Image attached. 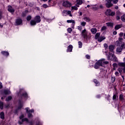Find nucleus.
I'll return each mask as SVG.
<instances>
[{"label": "nucleus", "instance_id": "1", "mask_svg": "<svg viewBox=\"0 0 125 125\" xmlns=\"http://www.w3.org/2000/svg\"><path fill=\"white\" fill-rule=\"evenodd\" d=\"M123 40H124L121 37L119 38V41H117L115 42V45L116 46H121L122 48H125V43L123 42Z\"/></svg>", "mask_w": 125, "mask_h": 125}, {"label": "nucleus", "instance_id": "2", "mask_svg": "<svg viewBox=\"0 0 125 125\" xmlns=\"http://www.w3.org/2000/svg\"><path fill=\"white\" fill-rule=\"evenodd\" d=\"M94 39L95 40H97L99 42H101L106 39V37L102 36H100V33H97L95 36Z\"/></svg>", "mask_w": 125, "mask_h": 125}, {"label": "nucleus", "instance_id": "3", "mask_svg": "<svg viewBox=\"0 0 125 125\" xmlns=\"http://www.w3.org/2000/svg\"><path fill=\"white\" fill-rule=\"evenodd\" d=\"M107 59L108 60L113 61V62H119L118 61V58L116 57V56L115 55L112 54H109L108 56H107Z\"/></svg>", "mask_w": 125, "mask_h": 125}, {"label": "nucleus", "instance_id": "4", "mask_svg": "<svg viewBox=\"0 0 125 125\" xmlns=\"http://www.w3.org/2000/svg\"><path fill=\"white\" fill-rule=\"evenodd\" d=\"M105 14L106 15H108L109 16H114L116 13H115V12H112L111 9H107L105 12Z\"/></svg>", "mask_w": 125, "mask_h": 125}, {"label": "nucleus", "instance_id": "5", "mask_svg": "<svg viewBox=\"0 0 125 125\" xmlns=\"http://www.w3.org/2000/svg\"><path fill=\"white\" fill-rule=\"evenodd\" d=\"M105 1H106L105 3V6L107 8L112 7L113 6V4L112 3V0H105Z\"/></svg>", "mask_w": 125, "mask_h": 125}, {"label": "nucleus", "instance_id": "6", "mask_svg": "<svg viewBox=\"0 0 125 125\" xmlns=\"http://www.w3.org/2000/svg\"><path fill=\"white\" fill-rule=\"evenodd\" d=\"M62 5L64 7H71L72 6V3L68 1H64L62 3Z\"/></svg>", "mask_w": 125, "mask_h": 125}, {"label": "nucleus", "instance_id": "7", "mask_svg": "<svg viewBox=\"0 0 125 125\" xmlns=\"http://www.w3.org/2000/svg\"><path fill=\"white\" fill-rule=\"evenodd\" d=\"M81 35L83 39L86 40L87 39V32H86V29H84L83 30L82 32Z\"/></svg>", "mask_w": 125, "mask_h": 125}, {"label": "nucleus", "instance_id": "8", "mask_svg": "<svg viewBox=\"0 0 125 125\" xmlns=\"http://www.w3.org/2000/svg\"><path fill=\"white\" fill-rule=\"evenodd\" d=\"M63 16H67V15H69V16L72 17V14H71L70 11L63 10L62 11Z\"/></svg>", "mask_w": 125, "mask_h": 125}, {"label": "nucleus", "instance_id": "9", "mask_svg": "<svg viewBox=\"0 0 125 125\" xmlns=\"http://www.w3.org/2000/svg\"><path fill=\"white\" fill-rule=\"evenodd\" d=\"M23 122H26V123H30L29 122V120H28V118H24V119H21V122L19 121L18 122V123L20 125H22V124H23Z\"/></svg>", "mask_w": 125, "mask_h": 125}, {"label": "nucleus", "instance_id": "10", "mask_svg": "<svg viewBox=\"0 0 125 125\" xmlns=\"http://www.w3.org/2000/svg\"><path fill=\"white\" fill-rule=\"evenodd\" d=\"M34 21L36 23H40L41 22V17L39 16H36L34 19Z\"/></svg>", "mask_w": 125, "mask_h": 125}, {"label": "nucleus", "instance_id": "11", "mask_svg": "<svg viewBox=\"0 0 125 125\" xmlns=\"http://www.w3.org/2000/svg\"><path fill=\"white\" fill-rule=\"evenodd\" d=\"M76 6H77V7H79L80 5L83 4V0H77L76 1Z\"/></svg>", "mask_w": 125, "mask_h": 125}, {"label": "nucleus", "instance_id": "12", "mask_svg": "<svg viewBox=\"0 0 125 125\" xmlns=\"http://www.w3.org/2000/svg\"><path fill=\"white\" fill-rule=\"evenodd\" d=\"M22 20L21 19H18L16 21V24L17 25H21L22 24Z\"/></svg>", "mask_w": 125, "mask_h": 125}, {"label": "nucleus", "instance_id": "13", "mask_svg": "<svg viewBox=\"0 0 125 125\" xmlns=\"http://www.w3.org/2000/svg\"><path fill=\"white\" fill-rule=\"evenodd\" d=\"M8 11H9V12H11V13H13L15 10H14V9L12 8V7L11 6L9 5L8 6Z\"/></svg>", "mask_w": 125, "mask_h": 125}, {"label": "nucleus", "instance_id": "14", "mask_svg": "<svg viewBox=\"0 0 125 125\" xmlns=\"http://www.w3.org/2000/svg\"><path fill=\"white\" fill-rule=\"evenodd\" d=\"M97 63H109V62H106L105 59H102L98 61Z\"/></svg>", "mask_w": 125, "mask_h": 125}, {"label": "nucleus", "instance_id": "15", "mask_svg": "<svg viewBox=\"0 0 125 125\" xmlns=\"http://www.w3.org/2000/svg\"><path fill=\"white\" fill-rule=\"evenodd\" d=\"M123 49H125V48H123V47H118L116 49L117 52H118V53H120L122 51H123Z\"/></svg>", "mask_w": 125, "mask_h": 125}, {"label": "nucleus", "instance_id": "16", "mask_svg": "<svg viewBox=\"0 0 125 125\" xmlns=\"http://www.w3.org/2000/svg\"><path fill=\"white\" fill-rule=\"evenodd\" d=\"M100 66H102V63H96L95 64L94 68L95 69H98Z\"/></svg>", "mask_w": 125, "mask_h": 125}, {"label": "nucleus", "instance_id": "17", "mask_svg": "<svg viewBox=\"0 0 125 125\" xmlns=\"http://www.w3.org/2000/svg\"><path fill=\"white\" fill-rule=\"evenodd\" d=\"M72 50H73V46L69 45L67 47V52H72Z\"/></svg>", "mask_w": 125, "mask_h": 125}, {"label": "nucleus", "instance_id": "18", "mask_svg": "<svg viewBox=\"0 0 125 125\" xmlns=\"http://www.w3.org/2000/svg\"><path fill=\"white\" fill-rule=\"evenodd\" d=\"M109 51L111 52H113L114 51V49H115V47L113 45H110L109 46Z\"/></svg>", "mask_w": 125, "mask_h": 125}, {"label": "nucleus", "instance_id": "19", "mask_svg": "<svg viewBox=\"0 0 125 125\" xmlns=\"http://www.w3.org/2000/svg\"><path fill=\"white\" fill-rule=\"evenodd\" d=\"M3 93L5 95H8L9 94H10L11 92H10V91H9V90H4Z\"/></svg>", "mask_w": 125, "mask_h": 125}, {"label": "nucleus", "instance_id": "20", "mask_svg": "<svg viewBox=\"0 0 125 125\" xmlns=\"http://www.w3.org/2000/svg\"><path fill=\"white\" fill-rule=\"evenodd\" d=\"M83 20L84 21H86V22H90L91 21V20H90V18H89V17H84L83 18Z\"/></svg>", "mask_w": 125, "mask_h": 125}, {"label": "nucleus", "instance_id": "21", "mask_svg": "<svg viewBox=\"0 0 125 125\" xmlns=\"http://www.w3.org/2000/svg\"><path fill=\"white\" fill-rule=\"evenodd\" d=\"M1 54L4 56H8L9 55V53H8V52L5 51H2Z\"/></svg>", "mask_w": 125, "mask_h": 125}, {"label": "nucleus", "instance_id": "22", "mask_svg": "<svg viewBox=\"0 0 125 125\" xmlns=\"http://www.w3.org/2000/svg\"><path fill=\"white\" fill-rule=\"evenodd\" d=\"M91 32L92 34H93V35H94L95 34H96V32H97V29L92 28V29H91Z\"/></svg>", "mask_w": 125, "mask_h": 125}, {"label": "nucleus", "instance_id": "23", "mask_svg": "<svg viewBox=\"0 0 125 125\" xmlns=\"http://www.w3.org/2000/svg\"><path fill=\"white\" fill-rule=\"evenodd\" d=\"M30 110V108L29 107H27L26 108V113H34V109H31Z\"/></svg>", "mask_w": 125, "mask_h": 125}, {"label": "nucleus", "instance_id": "24", "mask_svg": "<svg viewBox=\"0 0 125 125\" xmlns=\"http://www.w3.org/2000/svg\"><path fill=\"white\" fill-rule=\"evenodd\" d=\"M123 26V25L122 24H118L115 26V30H119V29H121L122 27Z\"/></svg>", "mask_w": 125, "mask_h": 125}, {"label": "nucleus", "instance_id": "25", "mask_svg": "<svg viewBox=\"0 0 125 125\" xmlns=\"http://www.w3.org/2000/svg\"><path fill=\"white\" fill-rule=\"evenodd\" d=\"M37 22L35 20H31L30 21L31 26H35L37 24Z\"/></svg>", "mask_w": 125, "mask_h": 125}, {"label": "nucleus", "instance_id": "26", "mask_svg": "<svg viewBox=\"0 0 125 125\" xmlns=\"http://www.w3.org/2000/svg\"><path fill=\"white\" fill-rule=\"evenodd\" d=\"M121 14H120V12H117V15L116 16V19H117V20H120V19H121Z\"/></svg>", "mask_w": 125, "mask_h": 125}, {"label": "nucleus", "instance_id": "27", "mask_svg": "<svg viewBox=\"0 0 125 125\" xmlns=\"http://www.w3.org/2000/svg\"><path fill=\"white\" fill-rule=\"evenodd\" d=\"M0 118L2 119V120H4V113H3V112H0Z\"/></svg>", "mask_w": 125, "mask_h": 125}, {"label": "nucleus", "instance_id": "28", "mask_svg": "<svg viewBox=\"0 0 125 125\" xmlns=\"http://www.w3.org/2000/svg\"><path fill=\"white\" fill-rule=\"evenodd\" d=\"M94 83H96V86H99V85H100V83H99V82H98V81H97V80H94Z\"/></svg>", "mask_w": 125, "mask_h": 125}, {"label": "nucleus", "instance_id": "29", "mask_svg": "<svg viewBox=\"0 0 125 125\" xmlns=\"http://www.w3.org/2000/svg\"><path fill=\"white\" fill-rule=\"evenodd\" d=\"M78 45L79 48H82V47H83V43L82 42H78Z\"/></svg>", "mask_w": 125, "mask_h": 125}, {"label": "nucleus", "instance_id": "30", "mask_svg": "<svg viewBox=\"0 0 125 125\" xmlns=\"http://www.w3.org/2000/svg\"><path fill=\"white\" fill-rule=\"evenodd\" d=\"M81 25L82 26V27H84L86 25V22L82 21L81 22Z\"/></svg>", "mask_w": 125, "mask_h": 125}, {"label": "nucleus", "instance_id": "31", "mask_svg": "<svg viewBox=\"0 0 125 125\" xmlns=\"http://www.w3.org/2000/svg\"><path fill=\"white\" fill-rule=\"evenodd\" d=\"M121 19L123 22H125V14L121 16Z\"/></svg>", "mask_w": 125, "mask_h": 125}, {"label": "nucleus", "instance_id": "32", "mask_svg": "<svg viewBox=\"0 0 125 125\" xmlns=\"http://www.w3.org/2000/svg\"><path fill=\"white\" fill-rule=\"evenodd\" d=\"M12 99V97H11V96H9L6 99V101H10V100H11Z\"/></svg>", "mask_w": 125, "mask_h": 125}, {"label": "nucleus", "instance_id": "33", "mask_svg": "<svg viewBox=\"0 0 125 125\" xmlns=\"http://www.w3.org/2000/svg\"><path fill=\"white\" fill-rule=\"evenodd\" d=\"M0 108H1V110L3 109V103L2 102H0Z\"/></svg>", "mask_w": 125, "mask_h": 125}, {"label": "nucleus", "instance_id": "34", "mask_svg": "<svg viewBox=\"0 0 125 125\" xmlns=\"http://www.w3.org/2000/svg\"><path fill=\"white\" fill-rule=\"evenodd\" d=\"M106 25H107V26H109V27H113V23H110V22L106 23Z\"/></svg>", "mask_w": 125, "mask_h": 125}, {"label": "nucleus", "instance_id": "35", "mask_svg": "<svg viewBox=\"0 0 125 125\" xmlns=\"http://www.w3.org/2000/svg\"><path fill=\"white\" fill-rule=\"evenodd\" d=\"M32 19V17L31 16H28L26 18V20L27 21H30Z\"/></svg>", "mask_w": 125, "mask_h": 125}, {"label": "nucleus", "instance_id": "36", "mask_svg": "<svg viewBox=\"0 0 125 125\" xmlns=\"http://www.w3.org/2000/svg\"><path fill=\"white\" fill-rule=\"evenodd\" d=\"M78 6H77V4H76V6H72V9H74V10H78Z\"/></svg>", "mask_w": 125, "mask_h": 125}, {"label": "nucleus", "instance_id": "37", "mask_svg": "<svg viewBox=\"0 0 125 125\" xmlns=\"http://www.w3.org/2000/svg\"><path fill=\"white\" fill-rule=\"evenodd\" d=\"M72 31H73V29H72V28H68L67 29V32H68V33H72Z\"/></svg>", "mask_w": 125, "mask_h": 125}, {"label": "nucleus", "instance_id": "38", "mask_svg": "<svg viewBox=\"0 0 125 125\" xmlns=\"http://www.w3.org/2000/svg\"><path fill=\"white\" fill-rule=\"evenodd\" d=\"M76 24V22L74 21V22H73L71 24V28H72V29H74L75 28V25Z\"/></svg>", "mask_w": 125, "mask_h": 125}, {"label": "nucleus", "instance_id": "39", "mask_svg": "<svg viewBox=\"0 0 125 125\" xmlns=\"http://www.w3.org/2000/svg\"><path fill=\"white\" fill-rule=\"evenodd\" d=\"M75 21V20H67V22L68 23H73Z\"/></svg>", "mask_w": 125, "mask_h": 125}, {"label": "nucleus", "instance_id": "40", "mask_svg": "<svg viewBox=\"0 0 125 125\" xmlns=\"http://www.w3.org/2000/svg\"><path fill=\"white\" fill-rule=\"evenodd\" d=\"M107 29V27L105 26H104L101 29V31H105Z\"/></svg>", "mask_w": 125, "mask_h": 125}, {"label": "nucleus", "instance_id": "41", "mask_svg": "<svg viewBox=\"0 0 125 125\" xmlns=\"http://www.w3.org/2000/svg\"><path fill=\"white\" fill-rule=\"evenodd\" d=\"M113 67H114V68H117L118 67V64L116 63H114L112 64Z\"/></svg>", "mask_w": 125, "mask_h": 125}, {"label": "nucleus", "instance_id": "42", "mask_svg": "<svg viewBox=\"0 0 125 125\" xmlns=\"http://www.w3.org/2000/svg\"><path fill=\"white\" fill-rule=\"evenodd\" d=\"M22 96H24V97H27L28 94H27V93L24 92L23 94H22Z\"/></svg>", "mask_w": 125, "mask_h": 125}, {"label": "nucleus", "instance_id": "43", "mask_svg": "<svg viewBox=\"0 0 125 125\" xmlns=\"http://www.w3.org/2000/svg\"><path fill=\"white\" fill-rule=\"evenodd\" d=\"M28 118H33V115H32V114H31L30 113H28Z\"/></svg>", "mask_w": 125, "mask_h": 125}, {"label": "nucleus", "instance_id": "44", "mask_svg": "<svg viewBox=\"0 0 125 125\" xmlns=\"http://www.w3.org/2000/svg\"><path fill=\"white\" fill-rule=\"evenodd\" d=\"M118 71L119 72V73L122 75V73L123 72V70L121 69V68H119L118 69Z\"/></svg>", "mask_w": 125, "mask_h": 125}, {"label": "nucleus", "instance_id": "45", "mask_svg": "<svg viewBox=\"0 0 125 125\" xmlns=\"http://www.w3.org/2000/svg\"><path fill=\"white\" fill-rule=\"evenodd\" d=\"M78 29L79 31H82V30H83V27H82V26H78Z\"/></svg>", "mask_w": 125, "mask_h": 125}, {"label": "nucleus", "instance_id": "46", "mask_svg": "<svg viewBox=\"0 0 125 125\" xmlns=\"http://www.w3.org/2000/svg\"><path fill=\"white\" fill-rule=\"evenodd\" d=\"M43 7H44V8H47V7H48V6H47V4H43Z\"/></svg>", "mask_w": 125, "mask_h": 125}, {"label": "nucleus", "instance_id": "47", "mask_svg": "<svg viewBox=\"0 0 125 125\" xmlns=\"http://www.w3.org/2000/svg\"><path fill=\"white\" fill-rule=\"evenodd\" d=\"M93 8H94V10H97V9H98V8H99V7L95 6L94 7H93Z\"/></svg>", "mask_w": 125, "mask_h": 125}, {"label": "nucleus", "instance_id": "48", "mask_svg": "<svg viewBox=\"0 0 125 125\" xmlns=\"http://www.w3.org/2000/svg\"><path fill=\"white\" fill-rule=\"evenodd\" d=\"M112 0L113 1V3L115 4L117 3L118 1V0Z\"/></svg>", "mask_w": 125, "mask_h": 125}, {"label": "nucleus", "instance_id": "49", "mask_svg": "<svg viewBox=\"0 0 125 125\" xmlns=\"http://www.w3.org/2000/svg\"><path fill=\"white\" fill-rule=\"evenodd\" d=\"M104 47H105V48H108V44H107V43H104Z\"/></svg>", "mask_w": 125, "mask_h": 125}, {"label": "nucleus", "instance_id": "50", "mask_svg": "<svg viewBox=\"0 0 125 125\" xmlns=\"http://www.w3.org/2000/svg\"><path fill=\"white\" fill-rule=\"evenodd\" d=\"M86 58H87V59H90V56L88 55H86L85 56Z\"/></svg>", "mask_w": 125, "mask_h": 125}, {"label": "nucleus", "instance_id": "51", "mask_svg": "<svg viewBox=\"0 0 125 125\" xmlns=\"http://www.w3.org/2000/svg\"><path fill=\"white\" fill-rule=\"evenodd\" d=\"M116 98H117V95H114L113 96V100H115Z\"/></svg>", "mask_w": 125, "mask_h": 125}, {"label": "nucleus", "instance_id": "52", "mask_svg": "<svg viewBox=\"0 0 125 125\" xmlns=\"http://www.w3.org/2000/svg\"><path fill=\"white\" fill-rule=\"evenodd\" d=\"M22 118H24V115L22 114L20 116V119L22 120Z\"/></svg>", "mask_w": 125, "mask_h": 125}, {"label": "nucleus", "instance_id": "53", "mask_svg": "<svg viewBox=\"0 0 125 125\" xmlns=\"http://www.w3.org/2000/svg\"><path fill=\"white\" fill-rule=\"evenodd\" d=\"M119 36H120V37H123V36H124V33L121 32V33L119 34Z\"/></svg>", "mask_w": 125, "mask_h": 125}, {"label": "nucleus", "instance_id": "54", "mask_svg": "<svg viewBox=\"0 0 125 125\" xmlns=\"http://www.w3.org/2000/svg\"><path fill=\"white\" fill-rule=\"evenodd\" d=\"M111 81H112V83H114V82H115V78L111 77Z\"/></svg>", "mask_w": 125, "mask_h": 125}, {"label": "nucleus", "instance_id": "55", "mask_svg": "<svg viewBox=\"0 0 125 125\" xmlns=\"http://www.w3.org/2000/svg\"><path fill=\"white\" fill-rule=\"evenodd\" d=\"M123 98H124L123 97V95H121L120 96V100H123Z\"/></svg>", "mask_w": 125, "mask_h": 125}, {"label": "nucleus", "instance_id": "56", "mask_svg": "<svg viewBox=\"0 0 125 125\" xmlns=\"http://www.w3.org/2000/svg\"><path fill=\"white\" fill-rule=\"evenodd\" d=\"M115 75L116 76H117V77H119V72L118 71H116L115 72Z\"/></svg>", "mask_w": 125, "mask_h": 125}, {"label": "nucleus", "instance_id": "57", "mask_svg": "<svg viewBox=\"0 0 125 125\" xmlns=\"http://www.w3.org/2000/svg\"><path fill=\"white\" fill-rule=\"evenodd\" d=\"M0 88H2V83L0 82Z\"/></svg>", "mask_w": 125, "mask_h": 125}, {"label": "nucleus", "instance_id": "58", "mask_svg": "<svg viewBox=\"0 0 125 125\" xmlns=\"http://www.w3.org/2000/svg\"><path fill=\"white\" fill-rule=\"evenodd\" d=\"M36 125H42V123L39 121L38 123L36 124Z\"/></svg>", "mask_w": 125, "mask_h": 125}, {"label": "nucleus", "instance_id": "59", "mask_svg": "<svg viewBox=\"0 0 125 125\" xmlns=\"http://www.w3.org/2000/svg\"><path fill=\"white\" fill-rule=\"evenodd\" d=\"M1 14H2V12L0 11V19H1Z\"/></svg>", "mask_w": 125, "mask_h": 125}, {"label": "nucleus", "instance_id": "60", "mask_svg": "<svg viewBox=\"0 0 125 125\" xmlns=\"http://www.w3.org/2000/svg\"><path fill=\"white\" fill-rule=\"evenodd\" d=\"M23 107V105H21L20 106H19L18 109H21Z\"/></svg>", "mask_w": 125, "mask_h": 125}, {"label": "nucleus", "instance_id": "61", "mask_svg": "<svg viewBox=\"0 0 125 125\" xmlns=\"http://www.w3.org/2000/svg\"><path fill=\"white\" fill-rule=\"evenodd\" d=\"M100 8H103V5H100Z\"/></svg>", "mask_w": 125, "mask_h": 125}, {"label": "nucleus", "instance_id": "62", "mask_svg": "<svg viewBox=\"0 0 125 125\" xmlns=\"http://www.w3.org/2000/svg\"><path fill=\"white\" fill-rule=\"evenodd\" d=\"M82 15H83V12H80V16H82Z\"/></svg>", "mask_w": 125, "mask_h": 125}, {"label": "nucleus", "instance_id": "63", "mask_svg": "<svg viewBox=\"0 0 125 125\" xmlns=\"http://www.w3.org/2000/svg\"><path fill=\"white\" fill-rule=\"evenodd\" d=\"M117 34V31L113 32V35H116Z\"/></svg>", "mask_w": 125, "mask_h": 125}, {"label": "nucleus", "instance_id": "64", "mask_svg": "<svg viewBox=\"0 0 125 125\" xmlns=\"http://www.w3.org/2000/svg\"><path fill=\"white\" fill-rule=\"evenodd\" d=\"M123 61H124V63H125V58H124Z\"/></svg>", "mask_w": 125, "mask_h": 125}]
</instances>
